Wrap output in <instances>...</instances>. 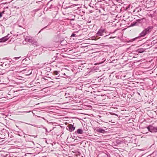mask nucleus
Returning <instances> with one entry per match:
<instances>
[{"mask_svg":"<svg viewBox=\"0 0 157 157\" xmlns=\"http://www.w3.org/2000/svg\"><path fill=\"white\" fill-rule=\"evenodd\" d=\"M153 26H149L147 28L144 29V30L139 34V36L132 40L133 41L136 39H140L142 37H144L150 33L153 29Z\"/></svg>","mask_w":157,"mask_h":157,"instance_id":"1","label":"nucleus"},{"mask_svg":"<svg viewBox=\"0 0 157 157\" xmlns=\"http://www.w3.org/2000/svg\"><path fill=\"white\" fill-rule=\"evenodd\" d=\"M25 41H28L32 45L36 46H38V44L33 38L30 36H27L25 39Z\"/></svg>","mask_w":157,"mask_h":157,"instance_id":"2","label":"nucleus"},{"mask_svg":"<svg viewBox=\"0 0 157 157\" xmlns=\"http://www.w3.org/2000/svg\"><path fill=\"white\" fill-rule=\"evenodd\" d=\"M106 29L105 27L101 26L96 33L97 36H103L104 33H106Z\"/></svg>","mask_w":157,"mask_h":157,"instance_id":"3","label":"nucleus"},{"mask_svg":"<svg viewBox=\"0 0 157 157\" xmlns=\"http://www.w3.org/2000/svg\"><path fill=\"white\" fill-rule=\"evenodd\" d=\"M10 62L7 61L6 62L2 63H0V66H2L3 68V69H5L6 68H8L10 67Z\"/></svg>","mask_w":157,"mask_h":157,"instance_id":"4","label":"nucleus"},{"mask_svg":"<svg viewBox=\"0 0 157 157\" xmlns=\"http://www.w3.org/2000/svg\"><path fill=\"white\" fill-rule=\"evenodd\" d=\"M148 130L151 132H157V127H154L151 125H149L147 127Z\"/></svg>","mask_w":157,"mask_h":157,"instance_id":"5","label":"nucleus"},{"mask_svg":"<svg viewBox=\"0 0 157 157\" xmlns=\"http://www.w3.org/2000/svg\"><path fill=\"white\" fill-rule=\"evenodd\" d=\"M143 19H144V18L136 20V21L133 22L132 24L131 25L132 26H134L139 25V23H142Z\"/></svg>","mask_w":157,"mask_h":157,"instance_id":"6","label":"nucleus"},{"mask_svg":"<svg viewBox=\"0 0 157 157\" xmlns=\"http://www.w3.org/2000/svg\"><path fill=\"white\" fill-rule=\"evenodd\" d=\"M10 34H8L6 36L0 39V42H4L8 40L10 37Z\"/></svg>","mask_w":157,"mask_h":157,"instance_id":"7","label":"nucleus"},{"mask_svg":"<svg viewBox=\"0 0 157 157\" xmlns=\"http://www.w3.org/2000/svg\"><path fill=\"white\" fill-rule=\"evenodd\" d=\"M96 130L97 132H98L102 133H104L105 132V129H104L100 127L97 128Z\"/></svg>","mask_w":157,"mask_h":157,"instance_id":"8","label":"nucleus"},{"mask_svg":"<svg viewBox=\"0 0 157 157\" xmlns=\"http://www.w3.org/2000/svg\"><path fill=\"white\" fill-rule=\"evenodd\" d=\"M68 127L69 129V131L70 132L73 131L75 129V127L73 125L71 124H69Z\"/></svg>","mask_w":157,"mask_h":157,"instance_id":"9","label":"nucleus"},{"mask_svg":"<svg viewBox=\"0 0 157 157\" xmlns=\"http://www.w3.org/2000/svg\"><path fill=\"white\" fill-rule=\"evenodd\" d=\"M59 37L58 35H56L53 38V40L55 42L57 43L59 41Z\"/></svg>","mask_w":157,"mask_h":157,"instance_id":"10","label":"nucleus"},{"mask_svg":"<svg viewBox=\"0 0 157 157\" xmlns=\"http://www.w3.org/2000/svg\"><path fill=\"white\" fill-rule=\"evenodd\" d=\"M145 49L144 48H139L136 50V52L138 53H142L144 52L145 51Z\"/></svg>","mask_w":157,"mask_h":157,"instance_id":"11","label":"nucleus"},{"mask_svg":"<svg viewBox=\"0 0 157 157\" xmlns=\"http://www.w3.org/2000/svg\"><path fill=\"white\" fill-rule=\"evenodd\" d=\"M50 2H49L47 5V6L48 7L47 9L48 10H50V9H51L52 8H53V6H54L53 5L50 4V6H48L50 4Z\"/></svg>","mask_w":157,"mask_h":157,"instance_id":"12","label":"nucleus"},{"mask_svg":"<svg viewBox=\"0 0 157 157\" xmlns=\"http://www.w3.org/2000/svg\"><path fill=\"white\" fill-rule=\"evenodd\" d=\"M100 157H111L110 155L108 154H106L103 153L102 154L101 156Z\"/></svg>","mask_w":157,"mask_h":157,"instance_id":"13","label":"nucleus"},{"mask_svg":"<svg viewBox=\"0 0 157 157\" xmlns=\"http://www.w3.org/2000/svg\"><path fill=\"white\" fill-rule=\"evenodd\" d=\"M83 131L81 129H77V131L75 133H77L78 134H82L83 133Z\"/></svg>","mask_w":157,"mask_h":157,"instance_id":"14","label":"nucleus"},{"mask_svg":"<svg viewBox=\"0 0 157 157\" xmlns=\"http://www.w3.org/2000/svg\"><path fill=\"white\" fill-rule=\"evenodd\" d=\"M33 125V126H34L35 127H39V128H44L45 129H46V132H47V129L44 127V126L42 125H41L40 126H38L37 125H35V124H34V125Z\"/></svg>","mask_w":157,"mask_h":157,"instance_id":"15","label":"nucleus"},{"mask_svg":"<svg viewBox=\"0 0 157 157\" xmlns=\"http://www.w3.org/2000/svg\"><path fill=\"white\" fill-rule=\"evenodd\" d=\"M59 71H54L53 72V73L54 75H57L59 74Z\"/></svg>","mask_w":157,"mask_h":157,"instance_id":"16","label":"nucleus"},{"mask_svg":"<svg viewBox=\"0 0 157 157\" xmlns=\"http://www.w3.org/2000/svg\"><path fill=\"white\" fill-rule=\"evenodd\" d=\"M21 58V57H15L13 58V61H15L17 59H19Z\"/></svg>","mask_w":157,"mask_h":157,"instance_id":"17","label":"nucleus"},{"mask_svg":"<svg viewBox=\"0 0 157 157\" xmlns=\"http://www.w3.org/2000/svg\"><path fill=\"white\" fill-rule=\"evenodd\" d=\"M47 27V26H46V27H44V28H43V29H41V30H40L39 32V33H40L41 31L43 30L44 29H45V28H46Z\"/></svg>","mask_w":157,"mask_h":157,"instance_id":"18","label":"nucleus"},{"mask_svg":"<svg viewBox=\"0 0 157 157\" xmlns=\"http://www.w3.org/2000/svg\"><path fill=\"white\" fill-rule=\"evenodd\" d=\"M75 36V33H73L71 35V36L72 37H74Z\"/></svg>","mask_w":157,"mask_h":157,"instance_id":"19","label":"nucleus"},{"mask_svg":"<svg viewBox=\"0 0 157 157\" xmlns=\"http://www.w3.org/2000/svg\"><path fill=\"white\" fill-rule=\"evenodd\" d=\"M69 94H68L67 95V93H66L65 95V96L66 97V98H67L68 97H69V96H68V95Z\"/></svg>","mask_w":157,"mask_h":157,"instance_id":"20","label":"nucleus"},{"mask_svg":"<svg viewBox=\"0 0 157 157\" xmlns=\"http://www.w3.org/2000/svg\"><path fill=\"white\" fill-rule=\"evenodd\" d=\"M3 13V12H0V18L2 17V14Z\"/></svg>","mask_w":157,"mask_h":157,"instance_id":"21","label":"nucleus"},{"mask_svg":"<svg viewBox=\"0 0 157 157\" xmlns=\"http://www.w3.org/2000/svg\"><path fill=\"white\" fill-rule=\"evenodd\" d=\"M45 121H46L47 122H48V121L47 120H46L44 117H41Z\"/></svg>","mask_w":157,"mask_h":157,"instance_id":"22","label":"nucleus"},{"mask_svg":"<svg viewBox=\"0 0 157 157\" xmlns=\"http://www.w3.org/2000/svg\"><path fill=\"white\" fill-rule=\"evenodd\" d=\"M114 38V37H110L109 38V39H111V38Z\"/></svg>","mask_w":157,"mask_h":157,"instance_id":"23","label":"nucleus"},{"mask_svg":"<svg viewBox=\"0 0 157 157\" xmlns=\"http://www.w3.org/2000/svg\"><path fill=\"white\" fill-rule=\"evenodd\" d=\"M19 78H17V79H21L20 78H22V77H19Z\"/></svg>","mask_w":157,"mask_h":157,"instance_id":"24","label":"nucleus"},{"mask_svg":"<svg viewBox=\"0 0 157 157\" xmlns=\"http://www.w3.org/2000/svg\"><path fill=\"white\" fill-rule=\"evenodd\" d=\"M109 36V35H106V36H104V37H106V36Z\"/></svg>","mask_w":157,"mask_h":157,"instance_id":"25","label":"nucleus"},{"mask_svg":"<svg viewBox=\"0 0 157 157\" xmlns=\"http://www.w3.org/2000/svg\"><path fill=\"white\" fill-rule=\"evenodd\" d=\"M119 140H118L117 141V143H119Z\"/></svg>","mask_w":157,"mask_h":157,"instance_id":"26","label":"nucleus"},{"mask_svg":"<svg viewBox=\"0 0 157 157\" xmlns=\"http://www.w3.org/2000/svg\"><path fill=\"white\" fill-rule=\"evenodd\" d=\"M74 1H78V0H73Z\"/></svg>","mask_w":157,"mask_h":157,"instance_id":"27","label":"nucleus"},{"mask_svg":"<svg viewBox=\"0 0 157 157\" xmlns=\"http://www.w3.org/2000/svg\"><path fill=\"white\" fill-rule=\"evenodd\" d=\"M19 27H21V25H19Z\"/></svg>","mask_w":157,"mask_h":157,"instance_id":"28","label":"nucleus"},{"mask_svg":"<svg viewBox=\"0 0 157 157\" xmlns=\"http://www.w3.org/2000/svg\"><path fill=\"white\" fill-rule=\"evenodd\" d=\"M37 137V136H34V137Z\"/></svg>","mask_w":157,"mask_h":157,"instance_id":"29","label":"nucleus"},{"mask_svg":"<svg viewBox=\"0 0 157 157\" xmlns=\"http://www.w3.org/2000/svg\"><path fill=\"white\" fill-rule=\"evenodd\" d=\"M65 75V73H64V74Z\"/></svg>","mask_w":157,"mask_h":157,"instance_id":"30","label":"nucleus"},{"mask_svg":"<svg viewBox=\"0 0 157 157\" xmlns=\"http://www.w3.org/2000/svg\"><path fill=\"white\" fill-rule=\"evenodd\" d=\"M38 117H40V116H38Z\"/></svg>","mask_w":157,"mask_h":157,"instance_id":"31","label":"nucleus"}]
</instances>
